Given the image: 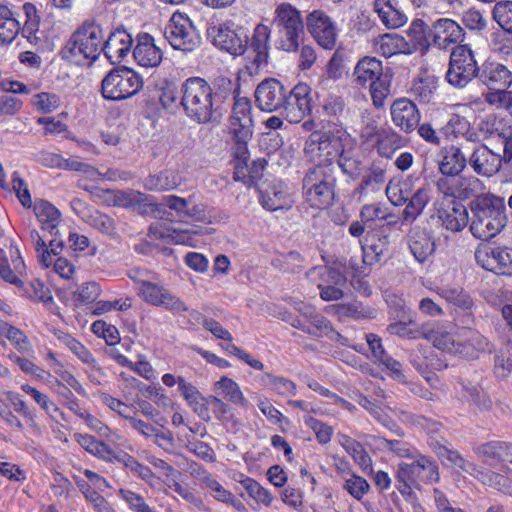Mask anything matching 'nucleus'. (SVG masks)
Returning a JSON list of instances; mask_svg holds the SVG:
<instances>
[{
	"label": "nucleus",
	"instance_id": "31",
	"mask_svg": "<svg viewBox=\"0 0 512 512\" xmlns=\"http://www.w3.org/2000/svg\"><path fill=\"white\" fill-rule=\"evenodd\" d=\"M407 46L409 54L420 50L425 53L430 46L429 37H432V29L421 19L412 21L407 30Z\"/></svg>",
	"mask_w": 512,
	"mask_h": 512
},
{
	"label": "nucleus",
	"instance_id": "10",
	"mask_svg": "<svg viewBox=\"0 0 512 512\" xmlns=\"http://www.w3.org/2000/svg\"><path fill=\"white\" fill-rule=\"evenodd\" d=\"M212 43L233 56L244 54L248 47L247 31L232 22L221 23L208 29Z\"/></svg>",
	"mask_w": 512,
	"mask_h": 512
},
{
	"label": "nucleus",
	"instance_id": "45",
	"mask_svg": "<svg viewBox=\"0 0 512 512\" xmlns=\"http://www.w3.org/2000/svg\"><path fill=\"white\" fill-rule=\"evenodd\" d=\"M0 334L4 335L14 344L19 352L28 353L31 351V344L27 336L20 329L4 321H0Z\"/></svg>",
	"mask_w": 512,
	"mask_h": 512
},
{
	"label": "nucleus",
	"instance_id": "22",
	"mask_svg": "<svg viewBox=\"0 0 512 512\" xmlns=\"http://www.w3.org/2000/svg\"><path fill=\"white\" fill-rule=\"evenodd\" d=\"M468 163L476 174L488 177L496 174L502 166L500 153L485 145L475 146Z\"/></svg>",
	"mask_w": 512,
	"mask_h": 512
},
{
	"label": "nucleus",
	"instance_id": "58",
	"mask_svg": "<svg viewBox=\"0 0 512 512\" xmlns=\"http://www.w3.org/2000/svg\"><path fill=\"white\" fill-rule=\"evenodd\" d=\"M113 201L115 205L122 207H130L140 204L144 201L145 195L139 191H113Z\"/></svg>",
	"mask_w": 512,
	"mask_h": 512
},
{
	"label": "nucleus",
	"instance_id": "32",
	"mask_svg": "<svg viewBox=\"0 0 512 512\" xmlns=\"http://www.w3.org/2000/svg\"><path fill=\"white\" fill-rule=\"evenodd\" d=\"M431 342L436 348L449 352H459L454 339L442 326L436 323H427L422 325V336Z\"/></svg>",
	"mask_w": 512,
	"mask_h": 512
},
{
	"label": "nucleus",
	"instance_id": "52",
	"mask_svg": "<svg viewBox=\"0 0 512 512\" xmlns=\"http://www.w3.org/2000/svg\"><path fill=\"white\" fill-rule=\"evenodd\" d=\"M473 451L482 463L489 467L495 468L500 464L496 440L477 445L473 448Z\"/></svg>",
	"mask_w": 512,
	"mask_h": 512
},
{
	"label": "nucleus",
	"instance_id": "14",
	"mask_svg": "<svg viewBox=\"0 0 512 512\" xmlns=\"http://www.w3.org/2000/svg\"><path fill=\"white\" fill-rule=\"evenodd\" d=\"M437 189L449 199H468L478 195L484 189L483 183L475 176H450L439 178Z\"/></svg>",
	"mask_w": 512,
	"mask_h": 512
},
{
	"label": "nucleus",
	"instance_id": "15",
	"mask_svg": "<svg viewBox=\"0 0 512 512\" xmlns=\"http://www.w3.org/2000/svg\"><path fill=\"white\" fill-rule=\"evenodd\" d=\"M477 264L499 275H512V256L505 247L481 244L475 251Z\"/></svg>",
	"mask_w": 512,
	"mask_h": 512
},
{
	"label": "nucleus",
	"instance_id": "60",
	"mask_svg": "<svg viewBox=\"0 0 512 512\" xmlns=\"http://www.w3.org/2000/svg\"><path fill=\"white\" fill-rule=\"evenodd\" d=\"M378 441L385 449L393 452L399 457L413 458L415 456L413 454L412 447L407 442L401 440H389L384 437H379Z\"/></svg>",
	"mask_w": 512,
	"mask_h": 512
},
{
	"label": "nucleus",
	"instance_id": "36",
	"mask_svg": "<svg viewBox=\"0 0 512 512\" xmlns=\"http://www.w3.org/2000/svg\"><path fill=\"white\" fill-rule=\"evenodd\" d=\"M338 441L363 471L372 470V459L360 442L342 433L338 434Z\"/></svg>",
	"mask_w": 512,
	"mask_h": 512
},
{
	"label": "nucleus",
	"instance_id": "50",
	"mask_svg": "<svg viewBox=\"0 0 512 512\" xmlns=\"http://www.w3.org/2000/svg\"><path fill=\"white\" fill-rule=\"evenodd\" d=\"M415 325V320L411 317H408V321H404V319H399L398 322H394L388 325V331L391 334H395L401 337H407L409 339H419L422 336V326L419 328L410 327Z\"/></svg>",
	"mask_w": 512,
	"mask_h": 512
},
{
	"label": "nucleus",
	"instance_id": "26",
	"mask_svg": "<svg viewBox=\"0 0 512 512\" xmlns=\"http://www.w3.org/2000/svg\"><path fill=\"white\" fill-rule=\"evenodd\" d=\"M431 29L432 42L441 49H447L450 44L461 42L464 38L462 27L449 18L438 19Z\"/></svg>",
	"mask_w": 512,
	"mask_h": 512
},
{
	"label": "nucleus",
	"instance_id": "28",
	"mask_svg": "<svg viewBox=\"0 0 512 512\" xmlns=\"http://www.w3.org/2000/svg\"><path fill=\"white\" fill-rule=\"evenodd\" d=\"M133 57L143 67H156L162 61V51L154 43V38L145 33L138 36Z\"/></svg>",
	"mask_w": 512,
	"mask_h": 512
},
{
	"label": "nucleus",
	"instance_id": "9",
	"mask_svg": "<svg viewBox=\"0 0 512 512\" xmlns=\"http://www.w3.org/2000/svg\"><path fill=\"white\" fill-rule=\"evenodd\" d=\"M480 69L472 49L468 45L460 44L450 54L446 79L452 86L462 88L477 78Z\"/></svg>",
	"mask_w": 512,
	"mask_h": 512
},
{
	"label": "nucleus",
	"instance_id": "42",
	"mask_svg": "<svg viewBox=\"0 0 512 512\" xmlns=\"http://www.w3.org/2000/svg\"><path fill=\"white\" fill-rule=\"evenodd\" d=\"M261 383L264 386L269 387L270 390L277 393L278 395L285 397L296 395V384L285 377L276 376L266 372L261 377Z\"/></svg>",
	"mask_w": 512,
	"mask_h": 512
},
{
	"label": "nucleus",
	"instance_id": "61",
	"mask_svg": "<svg viewBox=\"0 0 512 512\" xmlns=\"http://www.w3.org/2000/svg\"><path fill=\"white\" fill-rule=\"evenodd\" d=\"M77 484L79 489L85 496L86 500L91 502L98 512L108 511V502L102 495H100L97 491L91 489L89 484H87L84 481L78 482Z\"/></svg>",
	"mask_w": 512,
	"mask_h": 512
},
{
	"label": "nucleus",
	"instance_id": "35",
	"mask_svg": "<svg viewBox=\"0 0 512 512\" xmlns=\"http://www.w3.org/2000/svg\"><path fill=\"white\" fill-rule=\"evenodd\" d=\"M181 183L178 172L165 169L156 174L149 175L144 180V186L151 191H170L176 189Z\"/></svg>",
	"mask_w": 512,
	"mask_h": 512
},
{
	"label": "nucleus",
	"instance_id": "56",
	"mask_svg": "<svg viewBox=\"0 0 512 512\" xmlns=\"http://www.w3.org/2000/svg\"><path fill=\"white\" fill-rule=\"evenodd\" d=\"M307 324V334L314 337H324L329 335L332 331V325L330 321L318 313H314L312 317L307 320Z\"/></svg>",
	"mask_w": 512,
	"mask_h": 512
},
{
	"label": "nucleus",
	"instance_id": "53",
	"mask_svg": "<svg viewBox=\"0 0 512 512\" xmlns=\"http://www.w3.org/2000/svg\"><path fill=\"white\" fill-rule=\"evenodd\" d=\"M493 17L504 31L512 34V1L497 2Z\"/></svg>",
	"mask_w": 512,
	"mask_h": 512
},
{
	"label": "nucleus",
	"instance_id": "64",
	"mask_svg": "<svg viewBox=\"0 0 512 512\" xmlns=\"http://www.w3.org/2000/svg\"><path fill=\"white\" fill-rule=\"evenodd\" d=\"M512 368V352L507 346L495 357V373L499 377H506Z\"/></svg>",
	"mask_w": 512,
	"mask_h": 512
},
{
	"label": "nucleus",
	"instance_id": "8",
	"mask_svg": "<svg viewBox=\"0 0 512 512\" xmlns=\"http://www.w3.org/2000/svg\"><path fill=\"white\" fill-rule=\"evenodd\" d=\"M143 87L142 77L128 67L111 70L102 80L101 92L105 99L120 101L137 94Z\"/></svg>",
	"mask_w": 512,
	"mask_h": 512
},
{
	"label": "nucleus",
	"instance_id": "18",
	"mask_svg": "<svg viewBox=\"0 0 512 512\" xmlns=\"http://www.w3.org/2000/svg\"><path fill=\"white\" fill-rule=\"evenodd\" d=\"M281 115L290 123H299L311 112L309 87L305 84L295 86L290 90L281 107Z\"/></svg>",
	"mask_w": 512,
	"mask_h": 512
},
{
	"label": "nucleus",
	"instance_id": "57",
	"mask_svg": "<svg viewBox=\"0 0 512 512\" xmlns=\"http://www.w3.org/2000/svg\"><path fill=\"white\" fill-rule=\"evenodd\" d=\"M33 211L37 219L43 223L47 221H57L60 218L59 210L46 200H36L33 205Z\"/></svg>",
	"mask_w": 512,
	"mask_h": 512
},
{
	"label": "nucleus",
	"instance_id": "46",
	"mask_svg": "<svg viewBox=\"0 0 512 512\" xmlns=\"http://www.w3.org/2000/svg\"><path fill=\"white\" fill-rule=\"evenodd\" d=\"M237 481L243 486L251 498L265 505H270L272 501L271 494L257 481L250 477L244 476L243 474L240 475V479Z\"/></svg>",
	"mask_w": 512,
	"mask_h": 512
},
{
	"label": "nucleus",
	"instance_id": "62",
	"mask_svg": "<svg viewBox=\"0 0 512 512\" xmlns=\"http://www.w3.org/2000/svg\"><path fill=\"white\" fill-rule=\"evenodd\" d=\"M119 494L128 504L129 508L135 512H153L141 495L127 489H120Z\"/></svg>",
	"mask_w": 512,
	"mask_h": 512
},
{
	"label": "nucleus",
	"instance_id": "47",
	"mask_svg": "<svg viewBox=\"0 0 512 512\" xmlns=\"http://www.w3.org/2000/svg\"><path fill=\"white\" fill-rule=\"evenodd\" d=\"M21 389L31 395L35 402L53 419L57 420L58 416H63V413L57 407V405L49 400L47 395L41 393L34 387L24 384Z\"/></svg>",
	"mask_w": 512,
	"mask_h": 512
},
{
	"label": "nucleus",
	"instance_id": "63",
	"mask_svg": "<svg viewBox=\"0 0 512 512\" xmlns=\"http://www.w3.org/2000/svg\"><path fill=\"white\" fill-rule=\"evenodd\" d=\"M343 487L357 500H360L369 490L368 482L364 478L356 475L347 479Z\"/></svg>",
	"mask_w": 512,
	"mask_h": 512
},
{
	"label": "nucleus",
	"instance_id": "7",
	"mask_svg": "<svg viewBox=\"0 0 512 512\" xmlns=\"http://www.w3.org/2000/svg\"><path fill=\"white\" fill-rule=\"evenodd\" d=\"M353 75L359 85H369L374 104L382 105V101L389 94L391 81L383 73L381 61L375 57H364L357 63Z\"/></svg>",
	"mask_w": 512,
	"mask_h": 512
},
{
	"label": "nucleus",
	"instance_id": "3",
	"mask_svg": "<svg viewBox=\"0 0 512 512\" xmlns=\"http://www.w3.org/2000/svg\"><path fill=\"white\" fill-rule=\"evenodd\" d=\"M395 478L396 488L403 495H410L411 488H419L421 483L434 484L440 479L437 462L423 454L417 453L411 463L398 464Z\"/></svg>",
	"mask_w": 512,
	"mask_h": 512
},
{
	"label": "nucleus",
	"instance_id": "17",
	"mask_svg": "<svg viewBox=\"0 0 512 512\" xmlns=\"http://www.w3.org/2000/svg\"><path fill=\"white\" fill-rule=\"evenodd\" d=\"M165 37L174 49L192 51L197 45L190 19L180 13L173 14L165 28Z\"/></svg>",
	"mask_w": 512,
	"mask_h": 512
},
{
	"label": "nucleus",
	"instance_id": "49",
	"mask_svg": "<svg viewBox=\"0 0 512 512\" xmlns=\"http://www.w3.org/2000/svg\"><path fill=\"white\" fill-rule=\"evenodd\" d=\"M463 397L473 405H475L480 411H488L492 407V400L484 392V390L478 386H464Z\"/></svg>",
	"mask_w": 512,
	"mask_h": 512
},
{
	"label": "nucleus",
	"instance_id": "6",
	"mask_svg": "<svg viewBox=\"0 0 512 512\" xmlns=\"http://www.w3.org/2000/svg\"><path fill=\"white\" fill-rule=\"evenodd\" d=\"M274 25L277 30V48L295 52L304 35V22L300 11L289 3L280 4L275 10Z\"/></svg>",
	"mask_w": 512,
	"mask_h": 512
},
{
	"label": "nucleus",
	"instance_id": "24",
	"mask_svg": "<svg viewBox=\"0 0 512 512\" xmlns=\"http://www.w3.org/2000/svg\"><path fill=\"white\" fill-rule=\"evenodd\" d=\"M443 451V455L439 458L442 460V462L447 460L451 465L460 468L463 472L475 476L484 484H488L490 486L497 485L500 484V481L503 479V476L498 473L483 472L476 464L464 459L457 450L448 447L447 450Z\"/></svg>",
	"mask_w": 512,
	"mask_h": 512
},
{
	"label": "nucleus",
	"instance_id": "30",
	"mask_svg": "<svg viewBox=\"0 0 512 512\" xmlns=\"http://www.w3.org/2000/svg\"><path fill=\"white\" fill-rule=\"evenodd\" d=\"M374 11L389 29L399 28L407 22V16L400 10L396 0H375Z\"/></svg>",
	"mask_w": 512,
	"mask_h": 512
},
{
	"label": "nucleus",
	"instance_id": "59",
	"mask_svg": "<svg viewBox=\"0 0 512 512\" xmlns=\"http://www.w3.org/2000/svg\"><path fill=\"white\" fill-rule=\"evenodd\" d=\"M22 9L26 16L23 32L28 33L27 38L30 40L32 35L38 31L40 17L37 13L35 5L32 3H25Z\"/></svg>",
	"mask_w": 512,
	"mask_h": 512
},
{
	"label": "nucleus",
	"instance_id": "39",
	"mask_svg": "<svg viewBox=\"0 0 512 512\" xmlns=\"http://www.w3.org/2000/svg\"><path fill=\"white\" fill-rule=\"evenodd\" d=\"M429 200L430 189L428 187L419 188L409 199V202L402 212L403 222H414L422 214Z\"/></svg>",
	"mask_w": 512,
	"mask_h": 512
},
{
	"label": "nucleus",
	"instance_id": "13",
	"mask_svg": "<svg viewBox=\"0 0 512 512\" xmlns=\"http://www.w3.org/2000/svg\"><path fill=\"white\" fill-rule=\"evenodd\" d=\"M137 284L138 294L146 303L164 307L173 313L189 311L185 303L165 287L145 280Z\"/></svg>",
	"mask_w": 512,
	"mask_h": 512
},
{
	"label": "nucleus",
	"instance_id": "44",
	"mask_svg": "<svg viewBox=\"0 0 512 512\" xmlns=\"http://www.w3.org/2000/svg\"><path fill=\"white\" fill-rule=\"evenodd\" d=\"M239 86L234 87L233 82L225 77L217 78L212 86V100L215 103L216 110L224 103L230 96L237 94Z\"/></svg>",
	"mask_w": 512,
	"mask_h": 512
},
{
	"label": "nucleus",
	"instance_id": "48",
	"mask_svg": "<svg viewBox=\"0 0 512 512\" xmlns=\"http://www.w3.org/2000/svg\"><path fill=\"white\" fill-rule=\"evenodd\" d=\"M440 295L448 302L464 311L471 310L474 306L473 300L469 294L460 288H444L441 290Z\"/></svg>",
	"mask_w": 512,
	"mask_h": 512
},
{
	"label": "nucleus",
	"instance_id": "19",
	"mask_svg": "<svg viewBox=\"0 0 512 512\" xmlns=\"http://www.w3.org/2000/svg\"><path fill=\"white\" fill-rule=\"evenodd\" d=\"M270 28L264 24H258L250 43V52L253 56H248L251 61L246 64V69L250 75L257 74L260 68L267 64Z\"/></svg>",
	"mask_w": 512,
	"mask_h": 512
},
{
	"label": "nucleus",
	"instance_id": "38",
	"mask_svg": "<svg viewBox=\"0 0 512 512\" xmlns=\"http://www.w3.org/2000/svg\"><path fill=\"white\" fill-rule=\"evenodd\" d=\"M260 202L263 208L269 211H277L288 208L290 200L281 186H269L266 189H260Z\"/></svg>",
	"mask_w": 512,
	"mask_h": 512
},
{
	"label": "nucleus",
	"instance_id": "40",
	"mask_svg": "<svg viewBox=\"0 0 512 512\" xmlns=\"http://www.w3.org/2000/svg\"><path fill=\"white\" fill-rule=\"evenodd\" d=\"M386 180V171L378 164H372L360 184L354 189L353 196L360 198L367 190H378Z\"/></svg>",
	"mask_w": 512,
	"mask_h": 512
},
{
	"label": "nucleus",
	"instance_id": "20",
	"mask_svg": "<svg viewBox=\"0 0 512 512\" xmlns=\"http://www.w3.org/2000/svg\"><path fill=\"white\" fill-rule=\"evenodd\" d=\"M437 216L442 225L452 232L463 230L468 223L466 207L454 199H444L437 208Z\"/></svg>",
	"mask_w": 512,
	"mask_h": 512
},
{
	"label": "nucleus",
	"instance_id": "11",
	"mask_svg": "<svg viewBox=\"0 0 512 512\" xmlns=\"http://www.w3.org/2000/svg\"><path fill=\"white\" fill-rule=\"evenodd\" d=\"M347 138V133L342 128L334 130L315 131L305 144L307 153H316L321 161H331L339 157L343 152V140Z\"/></svg>",
	"mask_w": 512,
	"mask_h": 512
},
{
	"label": "nucleus",
	"instance_id": "43",
	"mask_svg": "<svg viewBox=\"0 0 512 512\" xmlns=\"http://www.w3.org/2000/svg\"><path fill=\"white\" fill-rule=\"evenodd\" d=\"M74 437L83 449L96 457L108 460L113 455V450L106 443L96 440L91 435L75 434Z\"/></svg>",
	"mask_w": 512,
	"mask_h": 512
},
{
	"label": "nucleus",
	"instance_id": "41",
	"mask_svg": "<svg viewBox=\"0 0 512 512\" xmlns=\"http://www.w3.org/2000/svg\"><path fill=\"white\" fill-rule=\"evenodd\" d=\"M20 31V23L7 6H0V43H11Z\"/></svg>",
	"mask_w": 512,
	"mask_h": 512
},
{
	"label": "nucleus",
	"instance_id": "34",
	"mask_svg": "<svg viewBox=\"0 0 512 512\" xmlns=\"http://www.w3.org/2000/svg\"><path fill=\"white\" fill-rule=\"evenodd\" d=\"M214 391L242 409H248L249 407V403L239 385L227 376H222L220 380L214 383Z\"/></svg>",
	"mask_w": 512,
	"mask_h": 512
},
{
	"label": "nucleus",
	"instance_id": "4",
	"mask_svg": "<svg viewBox=\"0 0 512 512\" xmlns=\"http://www.w3.org/2000/svg\"><path fill=\"white\" fill-rule=\"evenodd\" d=\"M104 32L99 24L84 23L70 37L63 49L66 58H74L77 62L98 59L103 50Z\"/></svg>",
	"mask_w": 512,
	"mask_h": 512
},
{
	"label": "nucleus",
	"instance_id": "23",
	"mask_svg": "<svg viewBox=\"0 0 512 512\" xmlns=\"http://www.w3.org/2000/svg\"><path fill=\"white\" fill-rule=\"evenodd\" d=\"M391 117L394 125L405 133L414 131L420 121V113L416 105L406 98H400L393 102Z\"/></svg>",
	"mask_w": 512,
	"mask_h": 512
},
{
	"label": "nucleus",
	"instance_id": "37",
	"mask_svg": "<svg viewBox=\"0 0 512 512\" xmlns=\"http://www.w3.org/2000/svg\"><path fill=\"white\" fill-rule=\"evenodd\" d=\"M377 51L385 57L402 53L409 54L407 39L397 33L381 35L376 40Z\"/></svg>",
	"mask_w": 512,
	"mask_h": 512
},
{
	"label": "nucleus",
	"instance_id": "1",
	"mask_svg": "<svg viewBox=\"0 0 512 512\" xmlns=\"http://www.w3.org/2000/svg\"><path fill=\"white\" fill-rule=\"evenodd\" d=\"M470 231L474 237L489 240L501 232L507 223L503 199L484 195L477 197L471 205Z\"/></svg>",
	"mask_w": 512,
	"mask_h": 512
},
{
	"label": "nucleus",
	"instance_id": "5",
	"mask_svg": "<svg viewBox=\"0 0 512 512\" xmlns=\"http://www.w3.org/2000/svg\"><path fill=\"white\" fill-rule=\"evenodd\" d=\"M336 178L329 165L309 169L303 179V194L311 207L327 208L333 204Z\"/></svg>",
	"mask_w": 512,
	"mask_h": 512
},
{
	"label": "nucleus",
	"instance_id": "29",
	"mask_svg": "<svg viewBox=\"0 0 512 512\" xmlns=\"http://www.w3.org/2000/svg\"><path fill=\"white\" fill-rule=\"evenodd\" d=\"M178 388L193 411L203 420L208 422L211 419L209 412V401L199 390L187 382L183 377H178Z\"/></svg>",
	"mask_w": 512,
	"mask_h": 512
},
{
	"label": "nucleus",
	"instance_id": "54",
	"mask_svg": "<svg viewBox=\"0 0 512 512\" xmlns=\"http://www.w3.org/2000/svg\"><path fill=\"white\" fill-rule=\"evenodd\" d=\"M234 104L232 110L231 120H235L236 122H252V118L250 116L251 113V101L247 97H241L239 93L234 95Z\"/></svg>",
	"mask_w": 512,
	"mask_h": 512
},
{
	"label": "nucleus",
	"instance_id": "16",
	"mask_svg": "<svg viewBox=\"0 0 512 512\" xmlns=\"http://www.w3.org/2000/svg\"><path fill=\"white\" fill-rule=\"evenodd\" d=\"M288 92L279 80L265 79L256 87L255 104L264 112L278 111L284 105Z\"/></svg>",
	"mask_w": 512,
	"mask_h": 512
},
{
	"label": "nucleus",
	"instance_id": "21",
	"mask_svg": "<svg viewBox=\"0 0 512 512\" xmlns=\"http://www.w3.org/2000/svg\"><path fill=\"white\" fill-rule=\"evenodd\" d=\"M132 43V37L125 29L116 28L107 40L103 39L102 53L111 64H119L129 54Z\"/></svg>",
	"mask_w": 512,
	"mask_h": 512
},
{
	"label": "nucleus",
	"instance_id": "33",
	"mask_svg": "<svg viewBox=\"0 0 512 512\" xmlns=\"http://www.w3.org/2000/svg\"><path fill=\"white\" fill-rule=\"evenodd\" d=\"M408 244L411 253L420 263L425 262L435 250V243L432 237L424 230L418 228L411 231Z\"/></svg>",
	"mask_w": 512,
	"mask_h": 512
},
{
	"label": "nucleus",
	"instance_id": "2",
	"mask_svg": "<svg viewBox=\"0 0 512 512\" xmlns=\"http://www.w3.org/2000/svg\"><path fill=\"white\" fill-rule=\"evenodd\" d=\"M212 86L203 78L191 77L181 86L179 104L186 116L199 124L216 119V107L212 100Z\"/></svg>",
	"mask_w": 512,
	"mask_h": 512
},
{
	"label": "nucleus",
	"instance_id": "55",
	"mask_svg": "<svg viewBox=\"0 0 512 512\" xmlns=\"http://www.w3.org/2000/svg\"><path fill=\"white\" fill-rule=\"evenodd\" d=\"M302 262V256L296 251H291L276 258L273 265L280 267L284 272L295 273L302 269Z\"/></svg>",
	"mask_w": 512,
	"mask_h": 512
},
{
	"label": "nucleus",
	"instance_id": "27",
	"mask_svg": "<svg viewBox=\"0 0 512 512\" xmlns=\"http://www.w3.org/2000/svg\"><path fill=\"white\" fill-rule=\"evenodd\" d=\"M439 157L438 168L443 176H458L468 163L461 149L455 145L442 147Z\"/></svg>",
	"mask_w": 512,
	"mask_h": 512
},
{
	"label": "nucleus",
	"instance_id": "51",
	"mask_svg": "<svg viewBox=\"0 0 512 512\" xmlns=\"http://www.w3.org/2000/svg\"><path fill=\"white\" fill-rule=\"evenodd\" d=\"M364 243L382 258L389 250L390 238L389 234H384L380 231H368L365 235Z\"/></svg>",
	"mask_w": 512,
	"mask_h": 512
},
{
	"label": "nucleus",
	"instance_id": "25",
	"mask_svg": "<svg viewBox=\"0 0 512 512\" xmlns=\"http://www.w3.org/2000/svg\"><path fill=\"white\" fill-rule=\"evenodd\" d=\"M477 79L489 90L508 89L512 85V72L500 63L482 65Z\"/></svg>",
	"mask_w": 512,
	"mask_h": 512
},
{
	"label": "nucleus",
	"instance_id": "12",
	"mask_svg": "<svg viewBox=\"0 0 512 512\" xmlns=\"http://www.w3.org/2000/svg\"><path fill=\"white\" fill-rule=\"evenodd\" d=\"M306 27L319 46L332 50L337 41V26L332 18L322 10H313L306 16Z\"/></svg>",
	"mask_w": 512,
	"mask_h": 512
}]
</instances>
